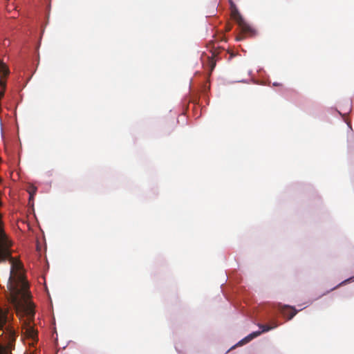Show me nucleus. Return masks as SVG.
<instances>
[{"label":"nucleus","instance_id":"39448f33","mask_svg":"<svg viewBox=\"0 0 354 354\" xmlns=\"http://www.w3.org/2000/svg\"><path fill=\"white\" fill-rule=\"evenodd\" d=\"M278 309L283 317H287L288 320L292 319L294 316H295V315L297 313V310L295 307L288 305L279 304Z\"/></svg>","mask_w":354,"mask_h":354},{"label":"nucleus","instance_id":"6e6552de","mask_svg":"<svg viewBox=\"0 0 354 354\" xmlns=\"http://www.w3.org/2000/svg\"><path fill=\"white\" fill-rule=\"evenodd\" d=\"M242 39H243V36L242 35H238V36L236 37V40H237V41H241V40H242Z\"/></svg>","mask_w":354,"mask_h":354},{"label":"nucleus","instance_id":"20e7f679","mask_svg":"<svg viewBox=\"0 0 354 354\" xmlns=\"http://www.w3.org/2000/svg\"><path fill=\"white\" fill-rule=\"evenodd\" d=\"M272 326L269 325H263V324H258V326L261 329V331H255L248 336H246L244 339L241 340L242 343H248L252 339H253L255 337H257L259 336L262 333L268 332L273 328H275L278 326V324L276 321H274L272 324Z\"/></svg>","mask_w":354,"mask_h":354},{"label":"nucleus","instance_id":"f03ea898","mask_svg":"<svg viewBox=\"0 0 354 354\" xmlns=\"http://www.w3.org/2000/svg\"><path fill=\"white\" fill-rule=\"evenodd\" d=\"M13 315L6 308L0 307V354H12L17 337L12 324Z\"/></svg>","mask_w":354,"mask_h":354},{"label":"nucleus","instance_id":"1a4fd4ad","mask_svg":"<svg viewBox=\"0 0 354 354\" xmlns=\"http://www.w3.org/2000/svg\"><path fill=\"white\" fill-rule=\"evenodd\" d=\"M230 30H231V27L230 26L227 27V29H226L227 31H230Z\"/></svg>","mask_w":354,"mask_h":354},{"label":"nucleus","instance_id":"7ed1b4c3","mask_svg":"<svg viewBox=\"0 0 354 354\" xmlns=\"http://www.w3.org/2000/svg\"><path fill=\"white\" fill-rule=\"evenodd\" d=\"M231 17L238 24L242 35L250 37L256 35V30L245 21L233 3H231Z\"/></svg>","mask_w":354,"mask_h":354},{"label":"nucleus","instance_id":"423d86ee","mask_svg":"<svg viewBox=\"0 0 354 354\" xmlns=\"http://www.w3.org/2000/svg\"><path fill=\"white\" fill-rule=\"evenodd\" d=\"M207 64L209 68V72L211 73L215 66H216V60L214 59V54H212L211 57H207Z\"/></svg>","mask_w":354,"mask_h":354},{"label":"nucleus","instance_id":"0eeeda50","mask_svg":"<svg viewBox=\"0 0 354 354\" xmlns=\"http://www.w3.org/2000/svg\"><path fill=\"white\" fill-rule=\"evenodd\" d=\"M354 281V277H350V278H348V279H345L344 281H342L340 283H339L336 287L333 288L332 289V290H335V289H336L337 288L340 287V286H343V285H345V284H346V283H349V282H351V281Z\"/></svg>","mask_w":354,"mask_h":354},{"label":"nucleus","instance_id":"f257e3e1","mask_svg":"<svg viewBox=\"0 0 354 354\" xmlns=\"http://www.w3.org/2000/svg\"><path fill=\"white\" fill-rule=\"evenodd\" d=\"M10 301L17 314H24L28 319V323L22 328L24 335L28 339L29 344L34 346L38 341L37 331L30 325L35 316V306L30 300V292L27 281L21 274L12 279L10 284Z\"/></svg>","mask_w":354,"mask_h":354}]
</instances>
